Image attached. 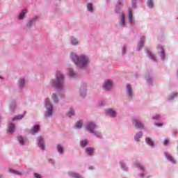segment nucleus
Segmentation results:
<instances>
[{"instance_id": "42", "label": "nucleus", "mask_w": 178, "mask_h": 178, "mask_svg": "<svg viewBox=\"0 0 178 178\" xmlns=\"http://www.w3.org/2000/svg\"><path fill=\"white\" fill-rule=\"evenodd\" d=\"M126 52H127V48L126 47V46H124V47L122 48V55L126 54Z\"/></svg>"}, {"instance_id": "7", "label": "nucleus", "mask_w": 178, "mask_h": 178, "mask_svg": "<svg viewBox=\"0 0 178 178\" xmlns=\"http://www.w3.org/2000/svg\"><path fill=\"white\" fill-rule=\"evenodd\" d=\"M125 92L129 99H133V97H134V91L133 90V87L130 83L127 84Z\"/></svg>"}, {"instance_id": "51", "label": "nucleus", "mask_w": 178, "mask_h": 178, "mask_svg": "<svg viewBox=\"0 0 178 178\" xmlns=\"http://www.w3.org/2000/svg\"><path fill=\"white\" fill-rule=\"evenodd\" d=\"M0 178H2V175H0Z\"/></svg>"}, {"instance_id": "17", "label": "nucleus", "mask_w": 178, "mask_h": 178, "mask_svg": "<svg viewBox=\"0 0 178 178\" xmlns=\"http://www.w3.org/2000/svg\"><path fill=\"white\" fill-rule=\"evenodd\" d=\"M128 19L130 24H134L136 22L134 21V18H133V13H131V10L129 9L128 11Z\"/></svg>"}, {"instance_id": "35", "label": "nucleus", "mask_w": 178, "mask_h": 178, "mask_svg": "<svg viewBox=\"0 0 178 178\" xmlns=\"http://www.w3.org/2000/svg\"><path fill=\"white\" fill-rule=\"evenodd\" d=\"M146 5H147L148 8H154V1L152 0H147Z\"/></svg>"}, {"instance_id": "8", "label": "nucleus", "mask_w": 178, "mask_h": 178, "mask_svg": "<svg viewBox=\"0 0 178 178\" xmlns=\"http://www.w3.org/2000/svg\"><path fill=\"white\" fill-rule=\"evenodd\" d=\"M123 0H118V4L115 6V13H118L120 16H122V15H124L123 13V11H122V6H123Z\"/></svg>"}, {"instance_id": "22", "label": "nucleus", "mask_w": 178, "mask_h": 178, "mask_svg": "<svg viewBox=\"0 0 178 178\" xmlns=\"http://www.w3.org/2000/svg\"><path fill=\"white\" fill-rule=\"evenodd\" d=\"M94 151H95V149L94 147H87L86 149V152L89 155V156H92V154H94Z\"/></svg>"}, {"instance_id": "44", "label": "nucleus", "mask_w": 178, "mask_h": 178, "mask_svg": "<svg viewBox=\"0 0 178 178\" xmlns=\"http://www.w3.org/2000/svg\"><path fill=\"white\" fill-rule=\"evenodd\" d=\"M34 177H35V178H41V175H40V174H38V173H37V172H35V173H34Z\"/></svg>"}, {"instance_id": "25", "label": "nucleus", "mask_w": 178, "mask_h": 178, "mask_svg": "<svg viewBox=\"0 0 178 178\" xmlns=\"http://www.w3.org/2000/svg\"><path fill=\"white\" fill-rule=\"evenodd\" d=\"M71 44L72 45H74V46H76L79 44V40H77V38H76V37L74 36L71 37Z\"/></svg>"}, {"instance_id": "26", "label": "nucleus", "mask_w": 178, "mask_h": 178, "mask_svg": "<svg viewBox=\"0 0 178 178\" xmlns=\"http://www.w3.org/2000/svg\"><path fill=\"white\" fill-rule=\"evenodd\" d=\"M22 118H24V115H17L12 118V121L15 122V120H22Z\"/></svg>"}, {"instance_id": "41", "label": "nucleus", "mask_w": 178, "mask_h": 178, "mask_svg": "<svg viewBox=\"0 0 178 178\" xmlns=\"http://www.w3.org/2000/svg\"><path fill=\"white\" fill-rule=\"evenodd\" d=\"M120 165L123 170H127V166H126V164H124V163H120Z\"/></svg>"}, {"instance_id": "2", "label": "nucleus", "mask_w": 178, "mask_h": 178, "mask_svg": "<svg viewBox=\"0 0 178 178\" xmlns=\"http://www.w3.org/2000/svg\"><path fill=\"white\" fill-rule=\"evenodd\" d=\"M70 58L79 69H87L88 65H90V57L84 54L79 56L76 53H71Z\"/></svg>"}, {"instance_id": "50", "label": "nucleus", "mask_w": 178, "mask_h": 178, "mask_svg": "<svg viewBox=\"0 0 178 178\" xmlns=\"http://www.w3.org/2000/svg\"><path fill=\"white\" fill-rule=\"evenodd\" d=\"M140 176L143 177V176H144V175H143V174H140Z\"/></svg>"}, {"instance_id": "34", "label": "nucleus", "mask_w": 178, "mask_h": 178, "mask_svg": "<svg viewBox=\"0 0 178 178\" xmlns=\"http://www.w3.org/2000/svg\"><path fill=\"white\" fill-rule=\"evenodd\" d=\"M8 172H10V173H13L14 175H17L18 176L22 175V172H19V171H16L13 169H8Z\"/></svg>"}, {"instance_id": "45", "label": "nucleus", "mask_w": 178, "mask_h": 178, "mask_svg": "<svg viewBox=\"0 0 178 178\" xmlns=\"http://www.w3.org/2000/svg\"><path fill=\"white\" fill-rule=\"evenodd\" d=\"M154 124H155V126H157L158 127H161L163 126V123H162V122L155 123Z\"/></svg>"}, {"instance_id": "24", "label": "nucleus", "mask_w": 178, "mask_h": 178, "mask_svg": "<svg viewBox=\"0 0 178 178\" xmlns=\"http://www.w3.org/2000/svg\"><path fill=\"white\" fill-rule=\"evenodd\" d=\"M57 151L59 154H63L65 152V148L60 144H58L56 147Z\"/></svg>"}, {"instance_id": "52", "label": "nucleus", "mask_w": 178, "mask_h": 178, "mask_svg": "<svg viewBox=\"0 0 178 178\" xmlns=\"http://www.w3.org/2000/svg\"><path fill=\"white\" fill-rule=\"evenodd\" d=\"M58 95H60V94H58Z\"/></svg>"}, {"instance_id": "21", "label": "nucleus", "mask_w": 178, "mask_h": 178, "mask_svg": "<svg viewBox=\"0 0 178 178\" xmlns=\"http://www.w3.org/2000/svg\"><path fill=\"white\" fill-rule=\"evenodd\" d=\"M26 14H27V10H22L19 15L18 19H19V20H23V19L26 17Z\"/></svg>"}, {"instance_id": "14", "label": "nucleus", "mask_w": 178, "mask_h": 178, "mask_svg": "<svg viewBox=\"0 0 178 178\" xmlns=\"http://www.w3.org/2000/svg\"><path fill=\"white\" fill-rule=\"evenodd\" d=\"M16 129V126L13 123H10L8 127L7 132L10 134H13L15 133V130Z\"/></svg>"}, {"instance_id": "38", "label": "nucleus", "mask_w": 178, "mask_h": 178, "mask_svg": "<svg viewBox=\"0 0 178 178\" xmlns=\"http://www.w3.org/2000/svg\"><path fill=\"white\" fill-rule=\"evenodd\" d=\"M67 115L71 118V116H74V110H73V108H71L68 113H67Z\"/></svg>"}, {"instance_id": "48", "label": "nucleus", "mask_w": 178, "mask_h": 178, "mask_svg": "<svg viewBox=\"0 0 178 178\" xmlns=\"http://www.w3.org/2000/svg\"><path fill=\"white\" fill-rule=\"evenodd\" d=\"M49 163H51V165H54L55 164V161L53 160V159H50Z\"/></svg>"}, {"instance_id": "10", "label": "nucleus", "mask_w": 178, "mask_h": 178, "mask_svg": "<svg viewBox=\"0 0 178 178\" xmlns=\"http://www.w3.org/2000/svg\"><path fill=\"white\" fill-rule=\"evenodd\" d=\"M157 52L162 59V60H165V51L163 50V47L161 45L157 46Z\"/></svg>"}, {"instance_id": "27", "label": "nucleus", "mask_w": 178, "mask_h": 178, "mask_svg": "<svg viewBox=\"0 0 178 178\" xmlns=\"http://www.w3.org/2000/svg\"><path fill=\"white\" fill-rule=\"evenodd\" d=\"M165 156L168 161L172 162V163H176V161L175 160V158H173L171 155H169L168 154H165Z\"/></svg>"}, {"instance_id": "15", "label": "nucleus", "mask_w": 178, "mask_h": 178, "mask_svg": "<svg viewBox=\"0 0 178 178\" xmlns=\"http://www.w3.org/2000/svg\"><path fill=\"white\" fill-rule=\"evenodd\" d=\"M68 74L71 79H76L77 77V72L73 68H68Z\"/></svg>"}, {"instance_id": "23", "label": "nucleus", "mask_w": 178, "mask_h": 178, "mask_svg": "<svg viewBox=\"0 0 178 178\" xmlns=\"http://www.w3.org/2000/svg\"><path fill=\"white\" fill-rule=\"evenodd\" d=\"M51 99L54 104H58V102H59V98L58 97V95H56V93H52Z\"/></svg>"}, {"instance_id": "4", "label": "nucleus", "mask_w": 178, "mask_h": 178, "mask_svg": "<svg viewBox=\"0 0 178 178\" xmlns=\"http://www.w3.org/2000/svg\"><path fill=\"white\" fill-rule=\"evenodd\" d=\"M97 124L92 121L88 122L86 124V129L88 131H89V133H91V134H95L96 137H101L102 136L101 132H98L95 131V129H97Z\"/></svg>"}, {"instance_id": "33", "label": "nucleus", "mask_w": 178, "mask_h": 178, "mask_svg": "<svg viewBox=\"0 0 178 178\" xmlns=\"http://www.w3.org/2000/svg\"><path fill=\"white\" fill-rule=\"evenodd\" d=\"M83 127V121L81 120L76 122V126L75 129H81Z\"/></svg>"}, {"instance_id": "6", "label": "nucleus", "mask_w": 178, "mask_h": 178, "mask_svg": "<svg viewBox=\"0 0 178 178\" xmlns=\"http://www.w3.org/2000/svg\"><path fill=\"white\" fill-rule=\"evenodd\" d=\"M113 88V82L111 79H107L104 82L103 90L109 92Z\"/></svg>"}, {"instance_id": "28", "label": "nucleus", "mask_w": 178, "mask_h": 178, "mask_svg": "<svg viewBox=\"0 0 178 178\" xmlns=\"http://www.w3.org/2000/svg\"><path fill=\"white\" fill-rule=\"evenodd\" d=\"M145 42V37H142V38L140 39L139 43H138V47H140V48H143L144 47V42Z\"/></svg>"}, {"instance_id": "11", "label": "nucleus", "mask_w": 178, "mask_h": 178, "mask_svg": "<svg viewBox=\"0 0 178 178\" xmlns=\"http://www.w3.org/2000/svg\"><path fill=\"white\" fill-rule=\"evenodd\" d=\"M133 124L136 127V129H144V124L140 122V120L134 119Z\"/></svg>"}, {"instance_id": "39", "label": "nucleus", "mask_w": 178, "mask_h": 178, "mask_svg": "<svg viewBox=\"0 0 178 178\" xmlns=\"http://www.w3.org/2000/svg\"><path fill=\"white\" fill-rule=\"evenodd\" d=\"M87 144H88V140H83L81 142V147H84L86 145H87Z\"/></svg>"}, {"instance_id": "31", "label": "nucleus", "mask_w": 178, "mask_h": 178, "mask_svg": "<svg viewBox=\"0 0 178 178\" xmlns=\"http://www.w3.org/2000/svg\"><path fill=\"white\" fill-rule=\"evenodd\" d=\"M143 137V132L140 131L138 134H136L135 136V140L136 141H139L140 138Z\"/></svg>"}, {"instance_id": "53", "label": "nucleus", "mask_w": 178, "mask_h": 178, "mask_svg": "<svg viewBox=\"0 0 178 178\" xmlns=\"http://www.w3.org/2000/svg\"><path fill=\"white\" fill-rule=\"evenodd\" d=\"M0 79H1V76H0Z\"/></svg>"}, {"instance_id": "18", "label": "nucleus", "mask_w": 178, "mask_h": 178, "mask_svg": "<svg viewBox=\"0 0 178 178\" xmlns=\"http://www.w3.org/2000/svg\"><path fill=\"white\" fill-rule=\"evenodd\" d=\"M17 140L20 144V145H26L27 144V138L23 136H18Z\"/></svg>"}, {"instance_id": "12", "label": "nucleus", "mask_w": 178, "mask_h": 178, "mask_svg": "<svg viewBox=\"0 0 178 178\" xmlns=\"http://www.w3.org/2000/svg\"><path fill=\"white\" fill-rule=\"evenodd\" d=\"M38 145L43 151L45 149V143L44 142V138H42V136L38 137Z\"/></svg>"}, {"instance_id": "49", "label": "nucleus", "mask_w": 178, "mask_h": 178, "mask_svg": "<svg viewBox=\"0 0 178 178\" xmlns=\"http://www.w3.org/2000/svg\"><path fill=\"white\" fill-rule=\"evenodd\" d=\"M89 169H90V170H92V169H94V168L92 166H90Z\"/></svg>"}, {"instance_id": "29", "label": "nucleus", "mask_w": 178, "mask_h": 178, "mask_svg": "<svg viewBox=\"0 0 178 178\" xmlns=\"http://www.w3.org/2000/svg\"><path fill=\"white\" fill-rule=\"evenodd\" d=\"M15 109H16V102H13L10 105V111L11 112H15Z\"/></svg>"}, {"instance_id": "5", "label": "nucleus", "mask_w": 178, "mask_h": 178, "mask_svg": "<svg viewBox=\"0 0 178 178\" xmlns=\"http://www.w3.org/2000/svg\"><path fill=\"white\" fill-rule=\"evenodd\" d=\"M40 17L38 16H35L33 18H31L26 22V27L28 30H31V27H33V24H35L37 22H38Z\"/></svg>"}, {"instance_id": "43", "label": "nucleus", "mask_w": 178, "mask_h": 178, "mask_svg": "<svg viewBox=\"0 0 178 178\" xmlns=\"http://www.w3.org/2000/svg\"><path fill=\"white\" fill-rule=\"evenodd\" d=\"M153 119H154V120H159V119H161V115H156V116H154V117H153Z\"/></svg>"}, {"instance_id": "19", "label": "nucleus", "mask_w": 178, "mask_h": 178, "mask_svg": "<svg viewBox=\"0 0 178 178\" xmlns=\"http://www.w3.org/2000/svg\"><path fill=\"white\" fill-rule=\"evenodd\" d=\"M120 20L119 22V25L120 27H124L126 26V17H124V15H120Z\"/></svg>"}, {"instance_id": "20", "label": "nucleus", "mask_w": 178, "mask_h": 178, "mask_svg": "<svg viewBox=\"0 0 178 178\" xmlns=\"http://www.w3.org/2000/svg\"><path fill=\"white\" fill-rule=\"evenodd\" d=\"M40 131V125H35L30 129L31 134H35Z\"/></svg>"}, {"instance_id": "40", "label": "nucleus", "mask_w": 178, "mask_h": 178, "mask_svg": "<svg viewBox=\"0 0 178 178\" xmlns=\"http://www.w3.org/2000/svg\"><path fill=\"white\" fill-rule=\"evenodd\" d=\"M134 165L135 166H136L137 168H139L140 169H141V170H144V168H143L142 165H140V163H138V162L135 161V162L134 163Z\"/></svg>"}, {"instance_id": "30", "label": "nucleus", "mask_w": 178, "mask_h": 178, "mask_svg": "<svg viewBox=\"0 0 178 178\" xmlns=\"http://www.w3.org/2000/svg\"><path fill=\"white\" fill-rule=\"evenodd\" d=\"M87 10L89 12H94V8L92 7V3H88L86 6Z\"/></svg>"}, {"instance_id": "1", "label": "nucleus", "mask_w": 178, "mask_h": 178, "mask_svg": "<svg viewBox=\"0 0 178 178\" xmlns=\"http://www.w3.org/2000/svg\"><path fill=\"white\" fill-rule=\"evenodd\" d=\"M65 74L61 71H56L55 74V79L50 81L51 87H54L60 92H63L66 88H65Z\"/></svg>"}, {"instance_id": "9", "label": "nucleus", "mask_w": 178, "mask_h": 178, "mask_svg": "<svg viewBox=\"0 0 178 178\" xmlns=\"http://www.w3.org/2000/svg\"><path fill=\"white\" fill-rule=\"evenodd\" d=\"M79 95L83 97V98L87 95V85L86 83L81 84L79 87Z\"/></svg>"}, {"instance_id": "36", "label": "nucleus", "mask_w": 178, "mask_h": 178, "mask_svg": "<svg viewBox=\"0 0 178 178\" xmlns=\"http://www.w3.org/2000/svg\"><path fill=\"white\" fill-rule=\"evenodd\" d=\"M147 52L148 53V56H149L150 59H152V60H156V58H155V55H154V54H152V52L147 50Z\"/></svg>"}, {"instance_id": "3", "label": "nucleus", "mask_w": 178, "mask_h": 178, "mask_svg": "<svg viewBox=\"0 0 178 178\" xmlns=\"http://www.w3.org/2000/svg\"><path fill=\"white\" fill-rule=\"evenodd\" d=\"M44 108H45V111H44V118H53V116H54V104H52V102L48 98L45 99Z\"/></svg>"}, {"instance_id": "16", "label": "nucleus", "mask_w": 178, "mask_h": 178, "mask_svg": "<svg viewBox=\"0 0 178 178\" xmlns=\"http://www.w3.org/2000/svg\"><path fill=\"white\" fill-rule=\"evenodd\" d=\"M106 113L111 118H116V111H115V110L112 108H108L107 110H106Z\"/></svg>"}, {"instance_id": "37", "label": "nucleus", "mask_w": 178, "mask_h": 178, "mask_svg": "<svg viewBox=\"0 0 178 178\" xmlns=\"http://www.w3.org/2000/svg\"><path fill=\"white\" fill-rule=\"evenodd\" d=\"M175 97H177V92H174L168 97L169 101H172Z\"/></svg>"}, {"instance_id": "47", "label": "nucleus", "mask_w": 178, "mask_h": 178, "mask_svg": "<svg viewBox=\"0 0 178 178\" xmlns=\"http://www.w3.org/2000/svg\"><path fill=\"white\" fill-rule=\"evenodd\" d=\"M163 144H164L165 145H169V140L165 139V140H164V142H163Z\"/></svg>"}, {"instance_id": "13", "label": "nucleus", "mask_w": 178, "mask_h": 178, "mask_svg": "<svg viewBox=\"0 0 178 178\" xmlns=\"http://www.w3.org/2000/svg\"><path fill=\"white\" fill-rule=\"evenodd\" d=\"M26 86V80L23 78H20L17 81V87L19 90H23Z\"/></svg>"}, {"instance_id": "46", "label": "nucleus", "mask_w": 178, "mask_h": 178, "mask_svg": "<svg viewBox=\"0 0 178 178\" xmlns=\"http://www.w3.org/2000/svg\"><path fill=\"white\" fill-rule=\"evenodd\" d=\"M147 83H152V78H151V77H147Z\"/></svg>"}, {"instance_id": "32", "label": "nucleus", "mask_w": 178, "mask_h": 178, "mask_svg": "<svg viewBox=\"0 0 178 178\" xmlns=\"http://www.w3.org/2000/svg\"><path fill=\"white\" fill-rule=\"evenodd\" d=\"M145 141L148 145H150V147H154V141L151 140L149 138H146Z\"/></svg>"}]
</instances>
